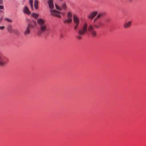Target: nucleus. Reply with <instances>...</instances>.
Segmentation results:
<instances>
[{
  "label": "nucleus",
  "mask_w": 146,
  "mask_h": 146,
  "mask_svg": "<svg viewBox=\"0 0 146 146\" xmlns=\"http://www.w3.org/2000/svg\"><path fill=\"white\" fill-rule=\"evenodd\" d=\"M38 14L37 13H33L31 14V16L35 19L38 18Z\"/></svg>",
  "instance_id": "15"
},
{
  "label": "nucleus",
  "mask_w": 146,
  "mask_h": 146,
  "mask_svg": "<svg viewBox=\"0 0 146 146\" xmlns=\"http://www.w3.org/2000/svg\"><path fill=\"white\" fill-rule=\"evenodd\" d=\"M5 28V27L4 26H0V29L3 30Z\"/></svg>",
  "instance_id": "21"
},
{
  "label": "nucleus",
  "mask_w": 146,
  "mask_h": 146,
  "mask_svg": "<svg viewBox=\"0 0 146 146\" xmlns=\"http://www.w3.org/2000/svg\"><path fill=\"white\" fill-rule=\"evenodd\" d=\"M95 27L96 28H98L100 27V26H99V25H96L95 26Z\"/></svg>",
  "instance_id": "23"
},
{
  "label": "nucleus",
  "mask_w": 146,
  "mask_h": 146,
  "mask_svg": "<svg viewBox=\"0 0 146 146\" xmlns=\"http://www.w3.org/2000/svg\"><path fill=\"white\" fill-rule=\"evenodd\" d=\"M73 21L75 24L74 26V30L76 31L77 30L78 27L80 24V21L79 18L76 15H73Z\"/></svg>",
  "instance_id": "4"
},
{
  "label": "nucleus",
  "mask_w": 146,
  "mask_h": 146,
  "mask_svg": "<svg viewBox=\"0 0 146 146\" xmlns=\"http://www.w3.org/2000/svg\"><path fill=\"white\" fill-rule=\"evenodd\" d=\"M3 19V16H1V17H0V22Z\"/></svg>",
  "instance_id": "24"
},
{
  "label": "nucleus",
  "mask_w": 146,
  "mask_h": 146,
  "mask_svg": "<svg viewBox=\"0 0 146 146\" xmlns=\"http://www.w3.org/2000/svg\"><path fill=\"white\" fill-rule=\"evenodd\" d=\"M94 29L92 25H90L88 27L87 23L85 22L82 25L81 29L78 31V33L81 35H83L88 31L90 32L93 37H95L97 35V33Z\"/></svg>",
  "instance_id": "1"
},
{
  "label": "nucleus",
  "mask_w": 146,
  "mask_h": 146,
  "mask_svg": "<svg viewBox=\"0 0 146 146\" xmlns=\"http://www.w3.org/2000/svg\"><path fill=\"white\" fill-rule=\"evenodd\" d=\"M7 62L6 59L3 56H0V65L4 66Z\"/></svg>",
  "instance_id": "8"
},
{
  "label": "nucleus",
  "mask_w": 146,
  "mask_h": 146,
  "mask_svg": "<svg viewBox=\"0 0 146 146\" xmlns=\"http://www.w3.org/2000/svg\"><path fill=\"white\" fill-rule=\"evenodd\" d=\"M2 3V1L1 0H0V4H1Z\"/></svg>",
  "instance_id": "27"
},
{
  "label": "nucleus",
  "mask_w": 146,
  "mask_h": 146,
  "mask_svg": "<svg viewBox=\"0 0 146 146\" xmlns=\"http://www.w3.org/2000/svg\"><path fill=\"white\" fill-rule=\"evenodd\" d=\"M98 24L99 26H101L102 25V24L101 23H99Z\"/></svg>",
  "instance_id": "26"
},
{
  "label": "nucleus",
  "mask_w": 146,
  "mask_h": 146,
  "mask_svg": "<svg viewBox=\"0 0 146 146\" xmlns=\"http://www.w3.org/2000/svg\"><path fill=\"white\" fill-rule=\"evenodd\" d=\"M78 34L80 35V34L79 33ZM80 35H78V36H77V38L78 39H80L82 38V37Z\"/></svg>",
  "instance_id": "20"
},
{
  "label": "nucleus",
  "mask_w": 146,
  "mask_h": 146,
  "mask_svg": "<svg viewBox=\"0 0 146 146\" xmlns=\"http://www.w3.org/2000/svg\"><path fill=\"white\" fill-rule=\"evenodd\" d=\"M33 0H30L29 3L30 4V5L31 7V8L32 9H33Z\"/></svg>",
  "instance_id": "17"
},
{
  "label": "nucleus",
  "mask_w": 146,
  "mask_h": 146,
  "mask_svg": "<svg viewBox=\"0 0 146 146\" xmlns=\"http://www.w3.org/2000/svg\"><path fill=\"white\" fill-rule=\"evenodd\" d=\"M72 21V19H70L69 18H67L64 20L63 22L64 24L66 23H70Z\"/></svg>",
  "instance_id": "12"
},
{
  "label": "nucleus",
  "mask_w": 146,
  "mask_h": 146,
  "mask_svg": "<svg viewBox=\"0 0 146 146\" xmlns=\"http://www.w3.org/2000/svg\"><path fill=\"white\" fill-rule=\"evenodd\" d=\"M98 12L94 11L91 12L88 16V18L90 20H92L98 14Z\"/></svg>",
  "instance_id": "7"
},
{
  "label": "nucleus",
  "mask_w": 146,
  "mask_h": 146,
  "mask_svg": "<svg viewBox=\"0 0 146 146\" xmlns=\"http://www.w3.org/2000/svg\"><path fill=\"white\" fill-rule=\"evenodd\" d=\"M38 0H34V7L35 9H37L38 8Z\"/></svg>",
  "instance_id": "13"
},
{
  "label": "nucleus",
  "mask_w": 146,
  "mask_h": 146,
  "mask_svg": "<svg viewBox=\"0 0 146 146\" xmlns=\"http://www.w3.org/2000/svg\"><path fill=\"white\" fill-rule=\"evenodd\" d=\"M56 8L58 10H63L64 11H66L68 8L66 4L64 3H63L60 6L56 4L55 5Z\"/></svg>",
  "instance_id": "5"
},
{
  "label": "nucleus",
  "mask_w": 146,
  "mask_h": 146,
  "mask_svg": "<svg viewBox=\"0 0 146 146\" xmlns=\"http://www.w3.org/2000/svg\"><path fill=\"white\" fill-rule=\"evenodd\" d=\"M131 22L130 21H128L125 23L124 24V27L125 28H129L131 26Z\"/></svg>",
  "instance_id": "11"
},
{
  "label": "nucleus",
  "mask_w": 146,
  "mask_h": 146,
  "mask_svg": "<svg viewBox=\"0 0 146 146\" xmlns=\"http://www.w3.org/2000/svg\"><path fill=\"white\" fill-rule=\"evenodd\" d=\"M30 28L27 26V27L26 28V29H25L24 32V34L25 36H27L30 34Z\"/></svg>",
  "instance_id": "9"
},
{
  "label": "nucleus",
  "mask_w": 146,
  "mask_h": 146,
  "mask_svg": "<svg viewBox=\"0 0 146 146\" xmlns=\"http://www.w3.org/2000/svg\"><path fill=\"white\" fill-rule=\"evenodd\" d=\"M37 22L39 26L40 29V31L38 32L37 34L38 35H40L42 33L46 32L47 29V25L45 23V20L41 18L38 19Z\"/></svg>",
  "instance_id": "2"
},
{
  "label": "nucleus",
  "mask_w": 146,
  "mask_h": 146,
  "mask_svg": "<svg viewBox=\"0 0 146 146\" xmlns=\"http://www.w3.org/2000/svg\"><path fill=\"white\" fill-rule=\"evenodd\" d=\"M0 9H4L3 6L2 5H0Z\"/></svg>",
  "instance_id": "22"
},
{
  "label": "nucleus",
  "mask_w": 146,
  "mask_h": 146,
  "mask_svg": "<svg viewBox=\"0 0 146 146\" xmlns=\"http://www.w3.org/2000/svg\"><path fill=\"white\" fill-rule=\"evenodd\" d=\"M48 3L49 8L50 9V11L51 15L55 16L59 18H61L60 13L55 10L52 9L54 7L53 3V0H48Z\"/></svg>",
  "instance_id": "3"
},
{
  "label": "nucleus",
  "mask_w": 146,
  "mask_h": 146,
  "mask_svg": "<svg viewBox=\"0 0 146 146\" xmlns=\"http://www.w3.org/2000/svg\"><path fill=\"white\" fill-rule=\"evenodd\" d=\"M23 12L28 15H29L31 14V12L29 9L28 8L27 6H25L24 7Z\"/></svg>",
  "instance_id": "10"
},
{
  "label": "nucleus",
  "mask_w": 146,
  "mask_h": 146,
  "mask_svg": "<svg viewBox=\"0 0 146 146\" xmlns=\"http://www.w3.org/2000/svg\"><path fill=\"white\" fill-rule=\"evenodd\" d=\"M103 15V14L102 13H99L97 15L96 17H97V18L98 19L100 18Z\"/></svg>",
  "instance_id": "18"
},
{
  "label": "nucleus",
  "mask_w": 146,
  "mask_h": 146,
  "mask_svg": "<svg viewBox=\"0 0 146 146\" xmlns=\"http://www.w3.org/2000/svg\"><path fill=\"white\" fill-rule=\"evenodd\" d=\"M62 38H63V36H62Z\"/></svg>",
  "instance_id": "28"
},
{
  "label": "nucleus",
  "mask_w": 146,
  "mask_h": 146,
  "mask_svg": "<svg viewBox=\"0 0 146 146\" xmlns=\"http://www.w3.org/2000/svg\"><path fill=\"white\" fill-rule=\"evenodd\" d=\"M7 29L8 31L10 33H12L13 32L12 26L11 25L7 27Z\"/></svg>",
  "instance_id": "14"
},
{
  "label": "nucleus",
  "mask_w": 146,
  "mask_h": 146,
  "mask_svg": "<svg viewBox=\"0 0 146 146\" xmlns=\"http://www.w3.org/2000/svg\"><path fill=\"white\" fill-rule=\"evenodd\" d=\"M29 21L30 22L28 24L27 26L30 28H34L36 26L37 23L35 21L33 20L32 21H31L30 20H29Z\"/></svg>",
  "instance_id": "6"
},
{
  "label": "nucleus",
  "mask_w": 146,
  "mask_h": 146,
  "mask_svg": "<svg viewBox=\"0 0 146 146\" xmlns=\"http://www.w3.org/2000/svg\"><path fill=\"white\" fill-rule=\"evenodd\" d=\"M5 20H6L8 22L11 23L12 22V20L8 18H5Z\"/></svg>",
  "instance_id": "19"
},
{
  "label": "nucleus",
  "mask_w": 146,
  "mask_h": 146,
  "mask_svg": "<svg viewBox=\"0 0 146 146\" xmlns=\"http://www.w3.org/2000/svg\"><path fill=\"white\" fill-rule=\"evenodd\" d=\"M98 19V18H97V17H96V18L94 19V21H96L97 20V19Z\"/></svg>",
  "instance_id": "25"
},
{
  "label": "nucleus",
  "mask_w": 146,
  "mask_h": 146,
  "mask_svg": "<svg viewBox=\"0 0 146 146\" xmlns=\"http://www.w3.org/2000/svg\"><path fill=\"white\" fill-rule=\"evenodd\" d=\"M67 17L68 18L70 19H72V13L70 12H68L67 14Z\"/></svg>",
  "instance_id": "16"
}]
</instances>
